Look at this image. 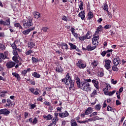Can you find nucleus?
<instances>
[{
	"label": "nucleus",
	"instance_id": "obj_52",
	"mask_svg": "<svg viewBox=\"0 0 126 126\" xmlns=\"http://www.w3.org/2000/svg\"><path fill=\"white\" fill-rule=\"evenodd\" d=\"M106 55H107V51H106V50L102 51L101 53V55L103 57H105V56H106Z\"/></svg>",
	"mask_w": 126,
	"mask_h": 126
},
{
	"label": "nucleus",
	"instance_id": "obj_36",
	"mask_svg": "<svg viewBox=\"0 0 126 126\" xmlns=\"http://www.w3.org/2000/svg\"><path fill=\"white\" fill-rule=\"evenodd\" d=\"M16 41H15L13 43H11L10 45L12 47L13 50H15L17 48V45L15 44Z\"/></svg>",
	"mask_w": 126,
	"mask_h": 126
},
{
	"label": "nucleus",
	"instance_id": "obj_45",
	"mask_svg": "<svg viewBox=\"0 0 126 126\" xmlns=\"http://www.w3.org/2000/svg\"><path fill=\"white\" fill-rule=\"evenodd\" d=\"M0 58L2 60H5L6 59V56H4V54H3V53H0Z\"/></svg>",
	"mask_w": 126,
	"mask_h": 126
},
{
	"label": "nucleus",
	"instance_id": "obj_11",
	"mask_svg": "<svg viewBox=\"0 0 126 126\" xmlns=\"http://www.w3.org/2000/svg\"><path fill=\"white\" fill-rule=\"evenodd\" d=\"M99 120H104L103 118H101L98 116H94L91 118L88 119L89 122H96V121H99Z\"/></svg>",
	"mask_w": 126,
	"mask_h": 126
},
{
	"label": "nucleus",
	"instance_id": "obj_34",
	"mask_svg": "<svg viewBox=\"0 0 126 126\" xmlns=\"http://www.w3.org/2000/svg\"><path fill=\"white\" fill-rule=\"evenodd\" d=\"M63 79H67L68 80H72L71 76H70V74H69V73H67V74L65 75V78H63Z\"/></svg>",
	"mask_w": 126,
	"mask_h": 126
},
{
	"label": "nucleus",
	"instance_id": "obj_64",
	"mask_svg": "<svg viewBox=\"0 0 126 126\" xmlns=\"http://www.w3.org/2000/svg\"><path fill=\"white\" fill-rule=\"evenodd\" d=\"M36 105L32 104L31 105V110H33V109H35V107H36Z\"/></svg>",
	"mask_w": 126,
	"mask_h": 126
},
{
	"label": "nucleus",
	"instance_id": "obj_12",
	"mask_svg": "<svg viewBox=\"0 0 126 126\" xmlns=\"http://www.w3.org/2000/svg\"><path fill=\"white\" fill-rule=\"evenodd\" d=\"M6 104L4 105L5 107H8V108H11V107H12V101L10 99L8 98L6 99Z\"/></svg>",
	"mask_w": 126,
	"mask_h": 126
},
{
	"label": "nucleus",
	"instance_id": "obj_22",
	"mask_svg": "<svg viewBox=\"0 0 126 126\" xmlns=\"http://www.w3.org/2000/svg\"><path fill=\"white\" fill-rule=\"evenodd\" d=\"M56 71H57V72H61L62 73V72H63V67H62V66L58 65L56 68Z\"/></svg>",
	"mask_w": 126,
	"mask_h": 126
},
{
	"label": "nucleus",
	"instance_id": "obj_3",
	"mask_svg": "<svg viewBox=\"0 0 126 126\" xmlns=\"http://www.w3.org/2000/svg\"><path fill=\"white\" fill-rule=\"evenodd\" d=\"M62 82H64L65 85H69L70 84V87H69V90H71L72 88L74 87V83L75 82V81L74 80H67L65 79H62Z\"/></svg>",
	"mask_w": 126,
	"mask_h": 126
},
{
	"label": "nucleus",
	"instance_id": "obj_21",
	"mask_svg": "<svg viewBox=\"0 0 126 126\" xmlns=\"http://www.w3.org/2000/svg\"><path fill=\"white\" fill-rule=\"evenodd\" d=\"M94 18V14H93V12H92L91 11H90L88 13V18L87 19V20H91V19Z\"/></svg>",
	"mask_w": 126,
	"mask_h": 126
},
{
	"label": "nucleus",
	"instance_id": "obj_27",
	"mask_svg": "<svg viewBox=\"0 0 126 126\" xmlns=\"http://www.w3.org/2000/svg\"><path fill=\"white\" fill-rule=\"evenodd\" d=\"M14 26L16 27V28H19V29H23V28L19 23L14 24Z\"/></svg>",
	"mask_w": 126,
	"mask_h": 126
},
{
	"label": "nucleus",
	"instance_id": "obj_53",
	"mask_svg": "<svg viewBox=\"0 0 126 126\" xmlns=\"http://www.w3.org/2000/svg\"><path fill=\"white\" fill-rule=\"evenodd\" d=\"M29 91H30V92H31V93H32V94H34V91H35V88H31L29 89Z\"/></svg>",
	"mask_w": 126,
	"mask_h": 126
},
{
	"label": "nucleus",
	"instance_id": "obj_54",
	"mask_svg": "<svg viewBox=\"0 0 126 126\" xmlns=\"http://www.w3.org/2000/svg\"><path fill=\"white\" fill-rule=\"evenodd\" d=\"M70 126H78V125H77V123L75 121L73 122H71Z\"/></svg>",
	"mask_w": 126,
	"mask_h": 126
},
{
	"label": "nucleus",
	"instance_id": "obj_56",
	"mask_svg": "<svg viewBox=\"0 0 126 126\" xmlns=\"http://www.w3.org/2000/svg\"><path fill=\"white\" fill-rule=\"evenodd\" d=\"M107 14L109 16V18H113V15L112 14V13H111V12H109V11H107Z\"/></svg>",
	"mask_w": 126,
	"mask_h": 126
},
{
	"label": "nucleus",
	"instance_id": "obj_25",
	"mask_svg": "<svg viewBox=\"0 0 126 126\" xmlns=\"http://www.w3.org/2000/svg\"><path fill=\"white\" fill-rule=\"evenodd\" d=\"M96 48H97V46H91V45H87V51H88V52L93 51V50H95V49H96Z\"/></svg>",
	"mask_w": 126,
	"mask_h": 126
},
{
	"label": "nucleus",
	"instance_id": "obj_23",
	"mask_svg": "<svg viewBox=\"0 0 126 126\" xmlns=\"http://www.w3.org/2000/svg\"><path fill=\"white\" fill-rule=\"evenodd\" d=\"M35 46H36V44H35L33 42H30L28 44V48H29V49H30L31 50L34 48V47H35Z\"/></svg>",
	"mask_w": 126,
	"mask_h": 126
},
{
	"label": "nucleus",
	"instance_id": "obj_47",
	"mask_svg": "<svg viewBox=\"0 0 126 126\" xmlns=\"http://www.w3.org/2000/svg\"><path fill=\"white\" fill-rule=\"evenodd\" d=\"M103 8L104 10H105V11H108V4L105 3L104 5V6H103Z\"/></svg>",
	"mask_w": 126,
	"mask_h": 126
},
{
	"label": "nucleus",
	"instance_id": "obj_57",
	"mask_svg": "<svg viewBox=\"0 0 126 126\" xmlns=\"http://www.w3.org/2000/svg\"><path fill=\"white\" fill-rule=\"evenodd\" d=\"M111 82L112 84H117L118 83V81L117 80H115L114 79H112L111 81Z\"/></svg>",
	"mask_w": 126,
	"mask_h": 126
},
{
	"label": "nucleus",
	"instance_id": "obj_6",
	"mask_svg": "<svg viewBox=\"0 0 126 126\" xmlns=\"http://www.w3.org/2000/svg\"><path fill=\"white\" fill-rule=\"evenodd\" d=\"M6 66L7 69L12 68V67L15 66V62L12 61H9L7 63Z\"/></svg>",
	"mask_w": 126,
	"mask_h": 126
},
{
	"label": "nucleus",
	"instance_id": "obj_49",
	"mask_svg": "<svg viewBox=\"0 0 126 126\" xmlns=\"http://www.w3.org/2000/svg\"><path fill=\"white\" fill-rule=\"evenodd\" d=\"M32 60L33 63H38V59H36L35 57H32Z\"/></svg>",
	"mask_w": 126,
	"mask_h": 126
},
{
	"label": "nucleus",
	"instance_id": "obj_62",
	"mask_svg": "<svg viewBox=\"0 0 126 126\" xmlns=\"http://www.w3.org/2000/svg\"><path fill=\"white\" fill-rule=\"evenodd\" d=\"M37 101H39L40 102H43V98L42 97V96H40L38 98H37Z\"/></svg>",
	"mask_w": 126,
	"mask_h": 126
},
{
	"label": "nucleus",
	"instance_id": "obj_60",
	"mask_svg": "<svg viewBox=\"0 0 126 126\" xmlns=\"http://www.w3.org/2000/svg\"><path fill=\"white\" fill-rule=\"evenodd\" d=\"M116 106H119L120 105H122V102H121V101H120V100L117 99L116 101Z\"/></svg>",
	"mask_w": 126,
	"mask_h": 126
},
{
	"label": "nucleus",
	"instance_id": "obj_37",
	"mask_svg": "<svg viewBox=\"0 0 126 126\" xmlns=\"http://www.w3.org/2000/svg\"><path fill=\"white\" fill-rule=\"evenodd\" d=\"M5 49H6L5 45H3L2 43H0V50L1 51H5Z\"/></svg>",
	"mask_w": 126,
	"mask_h": 126
},
{
	"label": "nucleus",
	"instance_id": "obj_41",
	"mask_svg": "<svg viewBox=\"0 0 126 126\" xmlns=\"http://www.w3.org/2000/svg\"><path fill=\"white\" fill-rule=\"evenodd\" d=\"M33 53V50H28V51L26 52V56H29V55H31Z\"/></svg>",
	"mask_w": 126,
	"mask_h": 126
},
{
	"label": "nucleus",
	"instance_id": "obj_35",
	"mask_svg": "<svg viewBox=\"0 0 126 126\" xmlns=\"http://www.w3.org/2000/svg\"><path fill=\"white\" fill-rule=\"evenodd\" d=\"M117 66L118 65L114 64V65L112 66V70H113V71H119V68Z\"/></svg>",
	"mask_w": 126,
	"mask_h": 126
},
{
	"label": "nucleus",
	"instance_id": "obj_8",
	"mask_svg": "<svg viewBox=\"0 0 126 126\" xmlns=\"http://www.w3.org/2000/svg\"><path fill=\"white\" fill-rule=\"evenodd\" d=\"M59 116L60 118H66L69 116V113L67 111L65 110L63 112L59 113Z\"/></svg>",
	"mask_w": 126,
	"mask_h": 126
},
{
	"label": "nucleus",
	"instance_id": "obj_15",
	"mask_svg": "<svg viewBox=\"0 0 126 126\" xmlns=\"http://www.w3.org/2000/svg\"><path fill=\"white\" fill-rule=\"evenodd\" d=\"M61 49H62L63 51H64V50L67 51V50H68V45L65 42H63L61 44Z\"/></svg>",
	"mask_w": 126,
	"mask_h": 126
},
{
	"label": "nucleus",
	"instance_id": "obj_1",
	"mask_svg": "<svg viewBox=\"0 0 126 126\" xmlns=\"http://www.w3.org/2000/svg\"><path fill=\"white\" fill-rule=\"evenodd\" d=\"M74 79L76 81L78 88H81L82 90L86 92L91 91L92 88L91 87H90V84H89V83L86 82L85 81L81 82L80 78L78 75L75 76Z\"/></svg>",
	"mask_w": 126,
	"mask_h": 126
},
{
	"label": "nucleus",
	"instance_id": "obj_4",
	"mask_svg": "<svg viewBox=\"0 0 126 126\" xmlns=\"http://www.w3.org/2000/svg\"><path fill=\"white\" fill-rule=\"evenodd\" d=\"M76 65L80 69H84L87 66L86 62L82 59L79 60L78 63H76Z\"/></svg>",
	"mask_w": 126,
	"mask_h": 126
},
{
	"label": "nucleus",
	"instance_id": "obj_30",
	"mask_svg": "<svg viewBox=\"0 0 126 126\" xmlns=\"http://www.w3.org/2000/svg\"><path fill=\"white\" fill-rule=\"evenodd\" d=\"M32 76H33V77H35L36 78H40L41 77V75L37 73L36 72H34L32 74Z\"/></svg>",
	"mask_w": 126,
	"mask_h": 126
},
{
	"label": "nucleus",
	"instance_id": "obj_7",
	"mask_svg": "<svg viewBox=\"0 0 126 126\" xmlns=\"http://www.w3.org/2000/svg\"><path fill=\"white\" fill-rule=\"evenodd\" d=\"M104 62L105 63L104 64L105 68L107 70H109V69H110V68H111V67H112V66H111V60H106Z\"/></svg>",
	"mask_w": 126,
	"mask_h": 126
},
{
	"label": "nucleus",
	"instance_id": "obj_20",
	"mask_svg": "<svg viewBox=\"0 0 126 126\" xmlns=\"http://www.w3.org/2000/svg\"><path fill=\"white\" fill-rule=\"evenodd\" d=\"M91 64L93 68H95L99 64V62L97 60H94Z\"/></svg>",
	"mask_w": 126,
	"mask_h": 126
},
{
	"label": "nucleus",
	"instance_id": "obj_29",
	"mask_svg": "<svg viewBox=\"0 0 126 126\" xmlns=\"http://www.w3.org/2000/svg\"><path fill=\"white\" fill-rule=\"evenodd\" d=\"M109 84H107L106 87L103 89V92L105 95H107L106 93L109 92Z\"/></svg>",
	"mask_w": 126,
	"mask_h": 126
},
{
	"label": "nucleus",
	"instance_id": "obj_13",
	"mask_svg": "<svg viewBox=\"0 0 126 126\" xmlns=\"http://www.w3.org/2000/svg\"><path fill=\"white\" fill-rule=\"evenodd\" d=\"M78 17H80L82 20H85V11H81L78 15Z\"/></svg>",
	"mask_w": 126,
	"mask_h": 126
},
{
	"label": "nucleus",
	"instance_id": "obj_31",
	"mask_svg": "<svg viewBox=\"0 0 126 126\" xmlns=\"http://www.w3.org/2000/svg\"><path fill=\"white\" fill-rule=\"evenodd\" d=\"M18 58H19V56H13L12 57V60L16 63H19V60H18Z\"/></svg>",
	"mask_w": 126,
	"mask_h": 126
},
{
	"label": "nucleus",
	"instance_id": "obj_58",
	"mask_svg": "<svg viewBox=\"0 0 126 126\" xmlns=\"http://www.w3.org/2000/svg\"><path fill=\"white\" fill-rule=\"evenodd\" d=\"M48 30H49V28H48V27H43L42 28V31H43V32H47Z\"/></svg>",
	"mask_w": 126,
	"mask_h": 126
},
{
	"label": "nucleus",
	"instance_id": "obj_59",
	"mask_svg": "<svg viewBox=\"0 0 126 126\" xmlns=\"http://www.w3.org/2000/svg\"><path fill=\"white\" fill-rule=\"evenodd\" d=\"M67 18H68V17L63 15L62 18V20H63V21H67Z\"/></svg>",
	"mask_w": 126,
	"mask_h": 126
},
{
	"label": "nucleus",
	"instance_id": "obj_2",
	"mask_svg": "<svg viewBox=\"0 0 126 126\" xmlns=\"http://www.w3.org/2000/svg\"><path fill=\"white\" fill-rule=\"evenodd\" d=\"M32 21H33V18L31 16H29L26 19H23L22 21V23L24 28L27 29V28H30V27L32 26L33 22Z\"/></svg>",
	"mask_w": 126,
	"mask_h": 126
},
{
	"label": "nucleus",
	"instance_id": "obj_17",
	"mask_svg": "<svg viewBox=\"0 0 126 126\" xmlns=\"http://www.w3.org/2000/svg\"><path fill=\"white\" fill-rule=\"evenodd\" d=\"M103 30V27L102 25H100L96 29V31L94 32V35H99V32H101Z\"/></svg>",
	"mask_w": 126,
	"mask_h": 126
},
{
	"label": "nucleus",
	"instance_id": "obj_63",
	"mask_svg": "<svg viewBox=\"0 0 126 126\" xmlns=\"http://www.w3.org/2000/svg\"><path fill=\"white\" fill-rule=\"evenodd\" d=\"M52 125L55 126L57 125V122L55 121L53 119L52 120V123H50Z\"/></svg>",
	"mask_w": 126,
	"mask_h": 126
},
{
	"label": "nucleus",
	"instance_id": "obj_51",
	"mask_svg": "<svg viewBox=\"0 0 126 126\" xmlns=\"http://www.w3.org/2000/svg\"><path fill=\"white\" fill-rule=\"evenodd\" d=\"M89 121H88V119L84 121H77V123H79V124H85V123H88Z\"/></svg>",
	"mask_w": 126,
	"mask_h": 126
},
{
	"label": "nucleus",
	"instance_id": "obj_14",
	"mask_svg": "<svg viewBox=\"0 0 126 126\" xmlns=\"http://www.w3.org/2000/svg\"><path fill=\"white\" fill-rule=\"evenodd\" d=\"M92 83L94 84V87H95L96 89L99 90L100 89V87H99V82L96 80L93 79L92 81Z\"/></svg>",
	"mask_w": 126,
	"mask_h": 126
},
{
	"label": "nucleus",
	"instance_id": "obj_32",
	"mask_svg": "<svg viewBox=\"0 0 126 126\" xmlns=\"http://www.w3.org/2000/svg\"><path fill=\"white\" fill-rule=\"evenodd\" d=\"M83 6H84L83 1L81 0L80 1V4L79 5V8H80V10H83Z\"/></svg>",
	"mask_w": 126,
	"mask_h": 126
},
{
	"label": "nucleus",
	"instance_id": "obj_61",
	"mask_svg": "<svg viewBox=\"0 0 126 126\" xmlns=\"http://www.w3.org/2000/svg\"><path fill=\"white\" fill-rule=\"evenodd\" d=\"M111 27H112V26H111V25H106L104 27V28H105V29H109V28H111Z\"/></svg>",
	"mask_w": 126,
	"mask_h": 126
},
{
	"label": "nucleus",
	"instance_id": "obj_19",
	"mask_svg": "<svg viewBox=\"0 0 126 126\" xmlns=\"http://www.w3.org/2000/svg\"><path fill=\"white\" fill-rule=\"evenodd\" d=\"M12 75L14 76V77L17 79L18 81H20V80H21V77H20V75H19V74L16 72H12Z\"/></svg>",
	"mask_w": 126,
	"mask_h": 126
},
{
	"label": "nucleus",
	"instance_id": "obj_16",
	"mask_svg": "<svg viewBox=\"0 0 126 126\" xmlns=\"http://www.w3.org/2000/svg\"><path fill=\"white\" fill-rule=\"evenodd\" d=\"M90 34H91V32L89 31L87 32L86 35H84L85 40H89L92 38V35H90Z\"/></svg>",
	"mask_w": 126,
	"mask_h": 126
},
{
	"label": "nucleus",
	"instance_id": "obj_28",
	"mask_svg": "<svg viewBox=\"0 0 126 126\" xmlns=\"http://www.w3.org/2000/svg\"><path fill=\"white\" fill-rule=\"evenodd\" d=\"M33 15L34 16V18H36V19H38V18H39V17H41V14H40V13L38 12H34L33 13Z\"/></svg>",
	"mask_w": 126,
	"mask_h": 126
},
{
	"label": "nucleus",
	"instance_id": "obj_50",
	"mask_svg": "<svg viewBox=\"0 0 126 126\" xmlns=\"http://www.w3.org/2000/svg\"><path fill=\"white\" fill-rule=\"evenodd\" d=\"M88 69H87V72L90 74V75H92V73L91 72V69L90 67H87Z\"/></svg>",
	"mask_w": 126,
	"mask_h": 126
},
{
	"label": "nucleus",
	"instance_id": "obj_9",
	"mask_svg": "<svg viewBox=\"0 0 126 126\" xmlns=\"http://www.w3.org/2000/svg\"><path fill=\"white\" fill-rule=\"evenodd\" d=\"M68 45L70 46L71 50H75L77 52H80V49L72 43L69 42Z\"/></svg>",
	"mask_w": 126,
	"mask_h": 126
},
{
	"label": "nucleus",
	"instance_id": "obj_5",
	"mask_svg": "<svg viewBox=\"0 0 126 126\" xmlns=\"http://www.w3.org/2000/svg\"><path fill=\"white\" fill-rule=\"evenodd\" d=\"M0 25H4V26H9L10 25V18H8L6 21H4L1 19L0 20Z\"/></svg>",
	"mask_w": 126,
	"mask_h": 126
},
{
	"label": "nucleus",
	"instance_id": "obj_43",
	"mask_svg": "<svg viewBox=\"0 0 126 126\" xmlns=\"http://www.w3.org/2000/svg\"><path fill=\"white\" fill-rule=\"evenodd\" d=\"M113 110H114V109L112 107L110 106L109 105L107 106V111H108V112H114Z\"/></svg>",
	"mask_w": 126,
	"mask_h": 126
},
{
	"label": "nucleus",
	"instance_id": "obj_18",
	"mask_svg": "<svg viewBox=\"0 0 126 126\" xmlns=\"http://www.w3.org/2000/svg\"><path fill=\"white\" fill-rule=\"evenodd\" d=\"M93 112V108L92 107H88L85 111V114H87V116L88 115H91L92 114V112Z\"/></svg>",
	"mask_w": 126,
	"mask_h": 126
},
{
	"label": "nucleus",
	"instance_id": "obj_33",
	"mask_svg": "<svg viewBox=\"0 0 126 126\" xmlns=\"http://www.w3.org/2000/svg\"><path fill=\"white\" fill-rule=\"evenodd\" d=\"M93 41H95V42H98L99 41V35L96 36L95 33L93 35V38H92Z\"/></svg>",
	"mask_w": 126,
	"mask_h": 126
},
{
	"label": "nucleus",
	"instance_id": "obj_38",
	"mask_svg": "<svg viewBox=\"0 0 126 126\" xmlns=\"http://www.w3.org/2000/svg\"><path fill=\"white\" fill-rule=\"evenodd\" d=\"M116 93V90L113 91L112 92H110L108 93H106V95H108V96H113V94Z\"/></svg>",
	"mask_w": 126,
	"mask_h": 126
},
{
	"label": "nucleus",
	"instance_id": "obj_39",
	"mask_svg": "<svg viewBox=\"0 0 126 126\" xmlns=\"http://www.w3.org/2000/svg\"><path fill=\"white\" fill-rule=\"evenodd\" d=\"M97 115H98V112H92V113L89 115V117L90 118H92V117H96Z\"/></svg>",
	"mask_w": 126,
	"mask_h": 126
},
{
	"label": "nucleus",
	"instance_id": "obj_10",
	"mask_svg": "<svg viewBox=\"0 0 126 126\" xmlns=\"http://www.w3.org/2000/svg\"><path fill=\"white\" fill-rule=\"evenodd\" d=\"M0 114L1 115H4L5 116H7L10 114V111L6 108L2 109L0 110Z\"/></svg>",
	"mask_w": 126,
	"mask_h": 126
},
{
	"label": "nucleus",
	"instance_id": "obj_46",
	"mask_svg": "<svg viewBox=\"0 0 126 126\" xmlns=\"http://www.w3.org/2000/svg\"><path fill=\"white\" fill-rule=\"evenodd\" d=\"M21 74L23 75V76H26V74H27V71H26V69L23 70L21 72Z\"/></svg>",
	"mask_w": 126,
	"mask_h": 126
},
{
	"label": "nucleus",
	"instance_id": "obj_42",
	"mask_svg": "<svg viewBox=\"0 0 126 126\" xmlns=\"http://www.w3.org/2000/svg\"><path fill=\"white\" fill-rule=\"evenodd\" d=\"M95 110H97V111H100V110H101V105H100V104H97L95 106Z\"/></svg>",
	"mask_w": 126,
	"mask_h": 126
},
{
	"label": "nucleus",
	"instance_id": "obj_24",
	"mask_svg": "<svg viewBox=\"0 0 126 126\" xmlns=\"http://www.w3.org/2000/svg\"><path fill=\"white\" fill-rule=\"evenodd\" d=\"M98 89H94L93 92L91 94V97L92 98H95V95H98V92H97V91H98Z\"/></svg>",
	"mask_w": 126,
	"mask_h": 126
},
{
	"label": "nucleus",
	"instance_id": "obj_55",
	"mask_svg": "<svg viewBox=\"0 0 126 126\" xmlns=\"http://www.w3.org/2000/svg\"><path fill=\"white\" fill-rule=\"evenodd\" d=\"M28 116H29V112H25V114H24L25 119H27L28 118Z\"/></svg>",
	"mask_w": 126,
	"mask_h": 126
},
{
	"label": "nucleus",
	"instance_id": "obj_48",
	"mask_svg": "<svg viewBox=\"0 0 126 126\" xmlns=\"http://www.w3.org/2000/svg\"><path fill=\"white\" fill-rule=\"evenodd\" d=\"M13 55H14V56L19 57L18 53H17V51L15 50V49L13 50Z\"/></svg>",
	"mask_w": 126,
	"mask_h": 126
},
{
	"label": "nucleus",
	"instance_id": "obj_44",
	"mask_svg": "<svg viewBox=\"0 0 126 126\" xmlns=\"http://www.w3.org/2000/svg\"><path fill=\"white\" fill-rule=\"evenodd\" d=\"M38 123V118L37 117H34L32 121V125H36Z\"/></svg>",
	"mask_w": 126,
	"mask_h": 126
},
{
	"label": "nucleus",
	"instance_id": "obj_26",
	"mask_svg": "<svg viewBox=\"0 0 126 126\" xmlns=\"http://www.w3.org/2000/svg\"><path fill=\"white\" fill-rule=\"evenodd\" d=\"M44 119H45L47 121H50V120H52L53 119V115L51 114H48L47 115H44L43 116Z\"/></svg>",
	"mask_w": 126,
	"mask_h": 126
},
{
	"label": "nucleus",
	"instance_id": "obj_40",
	"mask_svg": "<svg viewBox=\"0 0 126 126\" xmlns=\"http://www.w3.org/2000/svg\"><path fill=\"white\" fill-rule=\"evenodd\" d=\"M23 34L24 35H28V34H29V33H30V30H25L22 32Z\"/></svg>",
	"mask_w": 126,
	"mask_h": 126
}]
</instances>
